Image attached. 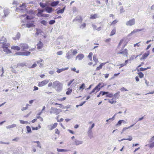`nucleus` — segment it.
<instances>
[{"label": "nucleus", "mask_w": 154, "mask_h": 154, "mask_svg": "<svg viewBox=\"0 0 154 154\" xmlns=\"http://www.w3.org/2000/svg\"><path fill=\"white\" fill-rule=\"evenodd\" d=\"M63 83L58 81H55L53 83V88L55 89L58 92L61 91L63 89Z\"/></svg>", "instance_id": "obj_1"}, {"label": "nucleus", "mask_w": 154, "mask_h": 154, "mask_svg": "<svg viewBox=\"0 0 154 154\" xmlns=\"http://www.w3.org/2000/svg\"><path fill=\"white\" fill-rule=\"evenodd\" d=\"M62 110L60 109H58L56 108L51 107V111L50 113L51 114H55L56 115H58L59 113L62 112Z\"/></svg>", "instance_id": "obj_2"}, {"label": "nucleus", "mask_w": 154, "mask_h": 154, "mask_svg": "<svg viewBox=\"0 0 154 154\" xmlns=\"http://www.w3.org/2000/svg\"><path fill=\"white\" fill-rule=\"evenodd\" d=\"M100 84H98V85L93 89L92 91L89 93V94H91L92 93L94 92L96 93L97 92L99 91L100 89Z\"/></svg>", "instance_id": "obj_3"}, {"label": "nucleus", "mask_w": 154, "mask_h": 154, "mask_svg": "<svg viewBox=\"0 0 154 154\" xmlns=\"http://www.w3.org/2000/svg\"><path fill=\"white\" fill-rule=\"evenodd\" d=\"M49 80H44L41 82L38 83V86L39 87H42L47 84L49 82Z\"/></svg>", "instance_id": "obj_4"}, {"label": "nucleus", "mask_w": 154, "mask_h": 154, "mask_svg": "<svg viewBox=\"0 0 154 154\" xmlns=\"http://www.w3.org/2000/svg\"><path fill=\"white\" fill-rule=\"evenodd\" d=\"M135 19L134 18H132L127 21L126 23V25L127 26H131L134 25L135 24Z\"/></svg>", "instance_id": "obj_5"}, {"label": "nucleus", "mask_w": 154, "mask_h": 154, "mask_svg": "<svg viewBox=\"0 0 154 154\" xmlns=\"http://www.w3.org/2000/svg\"><path fill=\"white\" fill-rule=\"evenodd\" d=\"M20 48L23 50L28 49V45L26 43H21L19 45Z\"/></svg>", "instance_id": "obj_6"}, {"label": "nucleus", "mask_w": 154, "mask_h": 154, "mask_svg": "<svg viewBox=\"0 0 154 154\" xmlns=\"http://www.w3.org/2000/svg\"><path fill=\"white\" fill-rule=\"evenodd\" d=\"M57 123H55L54 124H52L48 126V128L49 130H51L55 128L57 126Z\"/></svg>", "instance_id": "obj_7"}, {"label": "nucleus", "mask_w": 154, "mask_h": 154, "mask_svg": "<svg viewBox=\"0 0 154 154\" xmlns=\"http://www.w3.org/2000/svg\"><path fill=\"white\" fill-rule=\"evenodd\" d=\"M125 45H124V47H123L122 49H121L120 51L118 53V54H122L124 55H126L127 56L128 54V51L127 49H125L123 51H122V50L125 47Z\"/></svg>", "instance_id": "obj_8"}, {"label": "nucleus", "mask_w": 154, "mask_h": 154, "mask_svg": "<svg viewBox=\"0 0 154 154\" xmlns=\"http://www.w3.org/2000/svg\"><path fill=\"white\" fill-rule=\"evenodd\" d=\"M82 19L81 16H77L74 20H73V22H74L76 21H78L79 22H82Z\"/></svg>", "instance_id": "obj_9"}, {"label": "nucleus", "mask_w": 154, "mask_h": 154, "mask_svg": "<svg viewBox=\"0 0 154 154\" xmlns=\"http://www.w3.org/2000/svg\"><path fill=\"white\" fill-rule=\"evenodd\" d=\"M4 15L3 17H6L7 15H8L10 13L9 10L8 8H5L4 9Z\"/></svg>", "instance_id": "obj_10"}, {"label": "nucleus", "mask_w": 154, "mask_h": 154, "mask_svg": "<svg viewBox=\"0 0 154 154\" xmlns=\"http://www.w3.org/2000/svg\"><path fill=\"white\" fill-rule=\"evenodd\" d=\"M84 55L82 54H80L77 55L75 58V60L78 59L79 60H82L84 57Z\"/></svg>", "instance_id": "obj_11"}, {"label": "nucleus", "mask_w": 154, "mask_h": 154, "mask_svg": "<svg viewBox=\"0 0 154 154\" xmlns=\"http://www.w3.org/2000/svg\"><path fill=\"white\" fill-rule=\"evenodd\" d=\"M83 143V142L82 141L79 140L77 139H75L73 144L76 145H78L80 144H82Z\"/></svg>", "instance_id": "obj_12"}, {"label": "nucleus", "mask_w": 154, "mask_h": 154, "mask_svg": "<svg viewBox=\"0 0 154 154\" xmlns=\"http://www.w3.org/2000/svg\"><path fill=\"white\" fill-rule=\"evenodd\" d=\"M45 10L46 12L49 13H51L52 11V8L48 6L46 7Z\"/></svg>", "instance_id": "obj_13"}, {"label": "nucleus", "mask_w": 154, "mask_h": 154, "mask_svg": "<svg viewBox=\"0 0 154 154\" xmlns=\"http://www.w3.org/2000/svg\"><path fill=\"white\" fill-rule=\"evenodd\" d=\"M10 44L8 43H5L3 45H2V47L3 49L7 48L10 46Z\"/></svg>", "instance_id": "obj_14"}, {"label": "nucleus", "mask_w": 154, "mask_h": 154, "mask_svg": "<svg viewBox=\"0 0 154 154\" xmlns=\"http://www.w3.org/2000/svg\"><path fill=\"white\" fill-rule=\"evenodd\" d=\"M88 136L90 139L93 137V135L91 130H89L88 132Z\"/></svg>", "instance_id": "obj_15"}, {"label": "nucleus", "mask_w": 154, "mask_h": 154, "mask_svg": "<svg viewBox=\"0 0 154 154\" xmlns=\"http://www.w3.org/2000/svg\"><path fill=\"white\" fill-rule=\"evenodd\" d=\"M7 40L5 38L3 37L0 39V44L3 45L6 42Z\"/></svg>", "instance_id": "obj_16"}, {"label": "nucleus", "mask_w": 154, "mask_h": 154, "mask_svg": "<svg viewBox=\"0 0 154 154\" xmlns=\"http://www.w3.org/2000/svg\"><path fill=\"white\" fill-rule=\"evenodd\" d=\"M37 48L38 49H41L43 46V44L41 41H39L37 44Z\"/></svg>", "instance_id": "obj_17"}, {"label": "nucleus", "mask_w": 154, "mask_h": 154, "mask_svg": "<svg viewBox=\"0 0 154 154\" xmlns=\"http://www.w3.org/2000/svg\"><path fill=\"white\" fill-rule=\"evenodd\" d=\"M149 54V51H148L146 53H144L143 54L142 58L141 59H145Z\"/></svg>", "instance_id": "obj_18"}, {"label": "nucleus", "mask_w": 154, "mask_h": 154, "mask_svg": "<svg viewBox=\"0 0 154 154\" xmlns=\"http://www.w3.org/2000/svg\"><path fill=\"white\" fill-rule=\"evenodd\" d=\"M68 67H66L64 68H62L61 69H57V72L58 73H60L61 72H63L65 70H66L68 69Z\"/></svg>", "instance_id": "obj_19"}, {"label": "nucleus", "mask_w": 154, "mask_h": 154, "mask_svg": "<svg viewBox=\"0 0 154 154\" xmlns=\"http://www.w3.org/2000/svg\"><path fill=\"white\" fill-rule=\"evenodd\" d=\"M20 33L19 32H18L17 33V34H16V36L14 37H13V38L14 40H18L20 38Z\"/></svg>", "instance_id": "obj_20"}, {"label": "nucleus", "mask_w": 154, "mask_h": 154, "mask_svg": "<svg viewBox=\"0 0 154 154\" xmlns=\"http://www.w3.org/2000/svg\"><path fill=\"white\" fill-rule=\"evenodd\" d=\"M106 63H101L99 66L97 67L96 70L98 71L100 69H101L102 68L103 66Z\"/></svg>", "instance_id": "obj_21"}, {"label": "nucleus", "mask_w": 154, "mask_h": 154, "mask_svg": "<svg viewBox=\"0 0 154 154\" xmlns=\"http://www.w3.org/2000/svg\"><path fill=\"white\" fill-rule=\"evenodd\" d=\"M128 137H129L128 138H126V139L123 138L121 140H119V142H121V141H122L124 140H129V141H131L132 139V137L131 136H128Z\"/></svg>", "instance_id": "obj_22"}, {"label": "nucleus", "mask_w": 154, "mask_h": 154, "mask_svg": "<svg viewBox=\"0 0 154 154\" xmlns=\"http://www.w3.org/2000/svg\"><path fill=\"white\" fill-rule=\"evenodd\" d=\"M58 1H54L51 3L50 5L52 7H55L58 4Z\"/></svg>", "instance_id": "obj_23"}, {"label": "nucleus", "mask_w": 154, "mask_h": 154, "mask_svg": "<svg viewBox=\"0 0 154 154\" xmlns=\"http://www.w3.org/2000/svg\"><path fill=\"white\" fill-rule=\"evenodd\" d=\"M11 48L12 49L14 50H16L17 51H19L20 50V47L17 46H13L11 47Z\"/></svg>", "instance_id": "obj_24"}, {"label": "nucleus", "mask_w": 154, "mask_h": 154, "mask_svg": "<svg viewBox=\"0 0 154 154\" xmlns=\"http://www.w3.org/2000/svg\"><path fill=\"white\" fill-rule=\"evenodd\" d=\"M65 8V7H64L63 8L57 11V14L63 13L64 11Z\"/></svg>", "instance_id": "obj_25"}, {"label": "nucleus", "mask_w": 154, "mask_h": 154, "mask_svg": "<svg viewBox=\"0 0 154 154\" xmlns=\"http://www.w3.org/2000/svg\"><path fill=\"white\" fill-rule=\"evenodd\" d=\"M17 126L16 124H13L12 125H9L6 127V128L7 129H10L12 128L15 127Z\"/></svg>", "instance_id": "obj_26"}, {"label": "nucleus", "mask_w": 154, "mask_h": 154, "mask_svg": "<svg viewBox=\"0 0 154 154\" xmlns=\"http://www.w3.org/2000/svg\"><path fill=\"white\" fill-rule=\"evenodd\" d=\"M26 27L29 28L31 27H35V25L33 23H27L26 25Z\"/></svg>", "instance_id": "obj_27"}, {"label": "nucleus", "mask_w": 154, "mask_h": 154, "mask_svg": "<svg viewBox=\"0 0 154 154\" xmlns=\"http://www.w3.org/2000/svg\"><path fill=\"white\" fill-rule=\"evenodd\" d=\"M66 58L68 59H69L72 57V54H69V52L66 54Z\"/></svg>", "instance_id": "obj_28"}, {"label": "nucleus", "mask_w": 154, "mask_h": 154, "mask_svg": "<svg viewBox=\"0 0 154 154\" xmlns=\"http://www.w3.org/2000/svg\"><path fill=\"white\" fill-rule=\"evenodd\" d=\"M36 32L35 33V35L38 36L40 33H41L42 32V31L40 29H36Z\"/></svg>", "instance_id": "obj_29"}, {"label": "nucleus", "mask_w": 154, "mask_h": 154, "mask_svg": "<svg viewBox=\"0 0 154 154\" xmlns=\"http://www.w3.org/2000/svg\"><path fill=\"white\" fill-rule=\"evenodd\" d=\"M93 60L96 63H97L98 62V59L97 58V56L96 55L94 54V55L93 56Z\"/></svg>", "instance_id": "obj_30"}, {"label": "nucleus", "mask_w": 154, "mask_h": 154, "mask_svg": "<svg viewBox=\"0 0 154 154\" xmlns=\"http://www.w3.org/2000/svg\"><path fill=\"white\" fill-rule=\"evenodd\" d=\"M44 10H39L38 9V12L37 14V15L38 17H40V15H41L42 13L44 11ZM41 17V16H40Z\"/></svg>", "instance_id": "obj_31"}, {"label": "nucleus", "mask_w": 154, "mask_h": 154, "mask_svg": "<svg viewBox=\"0 0 154 154\" xmlns=\"http://www.w3.org/2000/svg\"><path fill=\"white\" fill-rule=\"evenodd\" d=\"M3 51L7 54H9L11 53V51L8 48L3 49Z\"/></svg>", "instance_id": "obj_32"}, {"label": "nucleus", "mask_w": 154, "mask_h": 154, "mask_svg": "<svg viewBox=\"0 0 154 154\" xmlns=\"http://www.w3.org/2000/svg\"><path fill=\"white\" fill-rule=\"evenodd\" d=\"M30 54L31 52L28 51L23 52V56H28Z\"/></svg>", "instance_id": "obj_33"}, {"label": "nucleus", "mask_w": 154, "mask_h": 154, "mask_svg": "<svg viewBox=\"0 0 154 154\" xmlns=\"http://www.w3.org/2000/svg\"><path fill=\"white\" fill-rule=\"evenodd\" d=\"M91 17L90 18L92 19H95L98 18L97 14H91L90 16Z\"/></svg>", "instance_id": "obj_34"}, {"label": "nucleus", "mask_w": 154, "mask_h": 154, "mask_svg": "<svg viewBox=\"0 0 154 154\" xmlns=\"http://www.w3.org/2000/svg\"><path fill=\"white\" fill-rule=\"evenodd\" d=\"M125 121L124 120H120L118 121V123L116 125V126H120L121 125V123L122 122H124Z\"/></svg>", "instance_id": "obj_35"}, {"label": "nucleus", "mask_w": 154, "mask_h": 154, "mask_svg": "<svg viewBox=\"0 0 154 154\" xmlns=\"http://www.w3.org/2000/svg\"><path fill=\"white\" fill-rule=\"evenodd\" d=\"M116 32V29L115 28H114L111 31L110 35L111 36L114 35L115 34Z\"/></svg>", "instance_id": "obj_36"}, {"label": "nucleus", "mask_w": 154, "mask_h": 154, "mask_svg": "<svg viewBox=\"0 0 154 154\" xmlns=\"http://www.w3.org/2000/svg\"><path fill=\"white\" fill-rule=\"evenodd\" d=\"M20 66L22 67H23L24 66H26V63L25 62H23V63L18 64L17 66Z\"/></svg>", "instance_id": "obj_37"}, {"label": "nucleus", "mask_w": 154, "mask_h": 154, "mask_svg": "<svg viewBox=\"0 0 154 154\" xmlns=\"http://www.w3.org/2000/svg\"><path fill=\"white\" fill-rule=\"evenodd\" d=\"M148 146L150 148H152L154 147V142H152L151 143L146 145V146Z\"/></svg>", "instance_id": "obj_38"}, {"label": "nucleus", "mask_w": 154, "mask_h": 154, "mask_svg": "<svg viewBox=\"0 0 154 154\" xmlns=\"http://www.w3.org/2000/svg\"><path fill=\"white\" fill-rule=\"evenodd\" d=\"M57 151L59 152H66L68 150L66 149H57Z\"/></svg>", "instance_id": "obj_39"}, {"label": "nucleus", "mask_w": 154, "mask_h": 154, "mask_svg": "<svg viewBox=\"0 0 154 154\" xmlns=\"http://www.w3.org/2000/svg\"><path fill=\"white\" fill-rule=\"evenodd\" d=\"M108 94V92L100 91V94H101L102 96L107 94Z\"/></svg>", "instance_id": "obj_40"}, {"label": "nucleus", "mask_w": 154, "mask_h": 154, "mask_svg": "<svg viewBox=\"0 0 154 154\" xmlns=\"http://www.w3.org/2000/svg\"><path fill=\"white\" fill-rule=\"evenodd\" d=\"M150 68V67H148L146 68H143V67H141L140 68V71H143Z\"/></svg>", "instance_id": "obj_41"}, {"label": "nucleus", "mask_w": 154, "mask_h": 154, "mask_svg": "<svg viewBox=\"0 0 154 154\" xmlns=\"http://www.w3.org/2000/svg\"><path fill=\"white\" fill-rule=\"evenodd\" d=\"M72 89L70 88H68V91L66 92V94L67 95H69L72 92Z\"/></svg>", "instance_id": "obj_42"}, {"label": "nucleus", "mask_w": 154, "mask_h": 154, "mask_svg": "<svg viewBox=\"0 0 154 154\" xmlns=\"http://www.w3.org/2000/svg\"><path fill=\"white\" fill-rule=\"evenodd\" d=\"M44 26H46L47 25V22L45 20H42L40 22Z\"/></svg>", "instance_id": "obj_43"}, {"label": "nucleus", "mask_w": 154, "mask_h": 154, "mask_svg": "<svg viewBox=\"0 0 154 154\" xmlns=\"http://www.w3.org/2000/svg\"><path fill=\"white\" fill-rule=\"evenodd\" d=\"M86 26V24L85 23H84L82 24L80 26V28L81 29H84Z\"/></svg>", "instance_id": "obj_44"}, {"label": "nucleus", "mask_w": 154, "mask_h": 154, "mask_svg": "<svg viewBox=\"0 0 154 154\" xmlns=\"http://www.w3.org/2000/svg\"><path fill=\"white\" fill-rule=\"evenodd\" d=\"M26 128L28 133H29L31 132V129L30 127L29 126H27L26 127Z\"/></svg>", "instance_id": "obj_45"}, {"label": "nucleus", "mask_w": 154, "mask_h": 154, "mask_svg": "<svg viewBox=\"0 0 154 154\" xmlns=\"http://www.w3.org/2000/svg\"><path fill=\"white\" fill-rule=\"evenodd\" d=\"M49 16V15L47 14H42L41 15V17H48Z\"/></svg>", "instance_id": "obj_46"}, {"label": "nucleus", "mask_w": 154, "mask_h": 154, "mask_svg": "<svg viewBox=\"0 0 154 154\" xmlns=\"http://www.w3.org/2000/svg\"><path fill=\"white\" fill-rule=\"evenodd\" d=\"M34 143H36L37 144H38V145H37V147H39L40 148H41V145H40V142L39 141H34Z\"/></svg>", "instance_id": "obj_47"}, {"label": "nucleus", "mask_w": 154, "mask_h": 154, "mask_svg": "<svg viewBox=\"0 0 154 154\" xmlns=\"http://www.w3.org/2000/svg\"><path fill=\"white\" fill-rule=\"evenodd\" d=\"M40 6L42 8H45L46 6V5L44 3H42L41 2L40 3Z\"/></svg>", "instance_id": "obj_48"}, {"label": "nucleus", "mask_w": 154, "mask_h": 154, "mask_svg": "<svg viewBox=\"0 0 154 154\" xmlns=\"http://www.w3.org/2000/svg\"><path fill=\"white\" fill-rule=\"evenodd\" d=\"M137 32L136 30V29H135L132 32H131L128 35V36H130L133 33H135Z\"/></svg>", "instance_id": "obj_49"}, {"label": "nucleus", "mask_w": 154, "mask_h": 154, "mask_svg": "<svg viewBox=\"0 0 154 154\" xmlns=\"http://www.w3.org/2000/svg\"><path fill=\"white\" fill-rule=\"evenodd\" d=\"M139 76L140 78H142L144 76V74L141 72H140L138 73Z\"/></svg>", "instance_id": "obj_50"}, {"label": "nucleus", "mask_w": 154, "mask_h": 154, "mask_svg": "<svg viewBox=\"0 0 154 154\" xmlns=\"http://www.w3.org/2000/svg\"><path fill=\"white\" fill-rule=\"evenodd\" d=\"M106 96L109 97H112L113 96V94L112 93H109L108 92V94H106Z\"/></svg>", "instance_id": "obj_51"}, {"label": "nucleus", "mask_w": 154, "mask_h": 154, "mask_svg": "<svg viewBox=\"0 0 154 154\" xmlns=\"http://www.w3.org/2000/svg\"><path fill=\"white\" fill-rule=\"evenodd\" d=\"M85 87V84L84 83H83L81 85L79 88V89H83Z\"/></svg>", "instance_id": "obj_52"}, {"label": "nucleus", "mask_w": 154, "mask_h": 154, "mask_svg": "<svg viewBox=\"0 0 154 154\" xmlns=\"http://www.w3.org/2000/svg\"><path fill=\"white\" fill-rule=\"evenodd\" d=\"M55 22V21L54 20H51L49 21V23L50 25H52Z\"/></svg>", "instance_id": "obj_53"}, {"label": "nucleus", "mask_w": 154, "mask_h": 154, "mask_svg": "<svg viewBox=\"0 0 154 154\" xmlns=\"http://www.w3.org/2000/svg\"><path fill=\"white\" fill-rule=\"evenodd\" d=\"M114 96L115 98H118L120 96L119 93V92L116 93L114 94Z\"/></svg>", "instance_id": "obj_54"}, {"label": "nucleus", "mask_w": 154, "mask_h": 154, "mask_svg": "<svg viewBox=\"0 0 154 154\" xmlns=\"http://www.w3.org/2000/svg\"><path fill=\"white\" fill-rule=\"evenodd\" d=\"M20 122L21 124H28V122L27 121H24L22 120H20Z\"/></svg>", "instance_id": "obj_55"}, {"label": "nucleus", "mask_w": 154, "mask_h": 154, "mask_svg": "<svg viewBox=\"0 0 154 154\" xmlns=\"http://www.w3.org/2000/svg\"><path fill=\"white\" fill-rule=\"evenodd\" d=\"M154 141V136L152 137L149 140V143H152Z\"/></svg>", "instance_id": "obj_56"}, {"label": "nucleus", "mask_w": 154, "mask_h": 154, "mask_svg": "<svg viewBox=\"0 0 154 154\" xmlns=\"http://www.w3.org/2000/svg\"><path fill=\"white\" fill-rule=\"evenodd\" d=\"M15 54L18 55L23 56V52H18L15 53Z\"/></svg>", "instance_id": "obj_57"}, {"label": "nucleus", "mask_w": 154, "mask_h": 154, "mask_svg": "<svg viewBox=\"0 0 154 154\" xmlns=\"http://www.w3.org/2000/svg\"><path fill=\"white\" fill-rule=\"evenodd\" d=\"M124 9L123 7L121 6L120 7V13H122L124 12Z\"/></svg>", "instance_id": "obj_58"}, {"label": "nucleus", "mask_w": 154, "mask_h": 154, "mask_svg": "<svg viewBox=\"0 0 154 154\" xmlns=\"http://www.w3.org/2000/svg\"><path fill=\"white\" fill-rule=\"evenodd\" d=\"M120 90L121 91H128L127 89H125V88H124L123 87L121 88L120 89Z\"/></svg>", "instance_id": "obj_59"}, {"label": "nucleus", "mask_w": 154, "mask_h": 154, "mask_svg": "<svg viewBox=\"0 0 154 154\" xmlns=\"http://www.w3.org/2000/svg\"><path fill=\"white\" fill-rule=\"evenodd\" d=\"M77 51L75 49L72 52L73 55H75L76 54H77Z\"/></svg>", "instance_id": "obj_60"}, {"label": "nucleus", "mask_w": 154, "mask_h": 154, "mask_svg": "<svg viewBox=\"0 0 154 154\" xmlns=\"http://www.w3.org/2000/svg\"><path fill=\"white\" fill-rule=\"evenodd\" d=\"M74 80L73 79L72 80H70L68 83V86H69L73 82Z\"/></svg>", "instance_id": "obj_61"}, {"label": "nucleus", "mask_w": 154, "mask_h": 154, "mask_svg": "<svg viewBox=\"0 0 154 154\" xmlns=\"http://www.w3.org/2000/svg\"><path fill=\"white\" fill-rule=\"evenodd\" d=\"M63 52L62 51H59L57 52V55H61L63 54Z\"/></svg>", "instance_id": "obj_62"}, {"label": "nucleus", "mask_w": 154, "mask_h": 154, "mask_svg": "<svg viewBox=\"0 0 154 154\" xmlns=\"http://www.w3.org/2000/svg\"><path fill=\"white\" fill-rule=\"evenodd\" d=\"M37 66V64L35 63L34 64H33L32 66L30 67L31 68H33L35 67H36Z\"/></svg>", "instance_id": "obj_63"}, {"label": "nucleus", "mask_w": 154, "mask_h": 154, "mask_svg": "<svg viewBox=\"0 0 154 154\" xmlns=\"http://www.w3.org/2000/svg\"><path fill=\"white\" fill-rule=\"evenodd\" d=\"M93 55V53L92 52H90L89 53L88 55V57L89 58H91Z\"/></svg>", "instance_id": "obj_64"}]
</instances>
